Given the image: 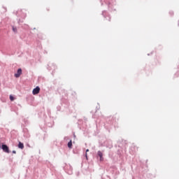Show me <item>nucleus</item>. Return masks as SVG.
Segmentation results:
<instances>
[{"label":"nucleus","instance_id":"f257e3e1","mask_svg":"<svg viewBox=\"0 0 179 179\" xmlns=\"http://www.w3.org/2000/svg\"><path fill=\"white\" fill-rule=\"evenodd\" d=\"M1 149L5 153H10V151L9 150V147L8 145L3 144L1 145Z\"/></svg>","mask_w":179,"mask_h":179},{"label":"nucleus","instance_id":"f03ea898","mask_svg":"<svg viewBox=\"0 0 179 179\" xmlns=\"http://www.w3.org/2000/svg\"><path fill=\"white\" fill-rule=\"evenodd\" d=\"M38 93H40V87H36L33 90L32 94L34 95H36V94H38Z\"/></svg>","mask_w":179,"mask_h":179},{"label":"nucleus","instance_id":"7ed1b4c3","mask_svg":"<svg viewBox=\"0 0 179 179\" xmlns=\"http://www.w3.org/2000/svg\"><path fill=\"white\" fill-rule=\"evenodd\" d=\"M21 75H22V69H19L17 70V73L15 74V78H20Z\"/></svg>","mask_w":179,"mask_h":179},{"label":"nucleus","instance_id":"20e7f679","mask_svg":"<svg viewBox=\"0 0 179 179\" xmlns=\"http://www.w3.org/2000/svg\"><path fill=\"white\" fill-rule=\"evenodd\" d=\"M97 155L100 157V162H103V160H104V158H103V152H101V151H98Z\"/></svg>","mask_w":179,"mask_h":179},{"label":"nucleus","instance_id":"39448f33","mask_svg":"<svg viewBox=\"0 0 179 179\" xmlns=\"http://www.w3.org/2000/svg\"><path fill=\"white\" fill-rule=\"evenodd\" d=\"M18 148L19 149H24V145L23 144V143L20 142L18 144Z\"/></svg>","mask_w":179,"mask_h":179},{"label":"nucleus","instance_id":"423d86ee","mask_svg":"<svg viewBox=\"0 0 179 179\" xmlns=\"http://www.w3.org/2000/svg\"><path fill=\"white\" fill-rule=\"evenodd\" d=\"M68 148L69 149H72V140H71L69 143H68Z\"/></svg>","mask_w":179,"mask_h":179},{"label":"nucleus","instance_id":"0eeeda50","mask_svg":"<svg viewBox=\"0 0 179 179\" xmlns=\"http://www.w3.org/2000/svg\"><path fill=\"white\" fill-rule=\"evenodd\" d=\"M13 31H14V33H17V29L15 27H13Z\"/></svg>","mask_w":179,"mask_h":179},{"label":"nucleus","instance_id":"6e6552de","mask_svg":"<svg viewBox=\"0 0 179 179\" xmlns=\"http://www.w3.org/2000/svg\"><path fill=\"white\" fill-rule=\"evenodd\" d=\"M10 100L11 101H13V100H15V98L13 97V96H12V95L10 96Z\"/></svg>","mask_w":179,"mask_h":179},{"label":"nucleus","instance_id":"1a4fd4ad","mask_svg":"<svg viewBox=\"0 0 179 179\" xmlns=\"http://www.w3.org/2000/svg\"><path fill=\"white\" fill-rule=\"evenodd\" d=\"M13 153L16 154V152L15 150L13 151Z\"/></svg>","mask_w":179,"mask_h":179},{"label":"nucleus","instance_id":"9d476101","mask_svg":"<svg viewBox=\"0 0 179 179\" xmlns=\"http://www.w3.org/2000/svg\"><path fill=\"white\" fill-rule=\"evenodd\" d=\"M89 152V149H87V150H86V152Z\"/></svg>","mask_w":179,"mask_h":179},{"label":"nucleus","instance_id":"9b49d317","mask_svg":"<svg viewBox=\"0 0 179 179\" xmlns=\"http://www.w3.org/2000/svg\"><path fill=\"white\" fill-rule=\"evenodd\" d=\"M86 159H87V154H86Z\"/></svg>","mask_w":179,"mask_h":179}]
</instances>
